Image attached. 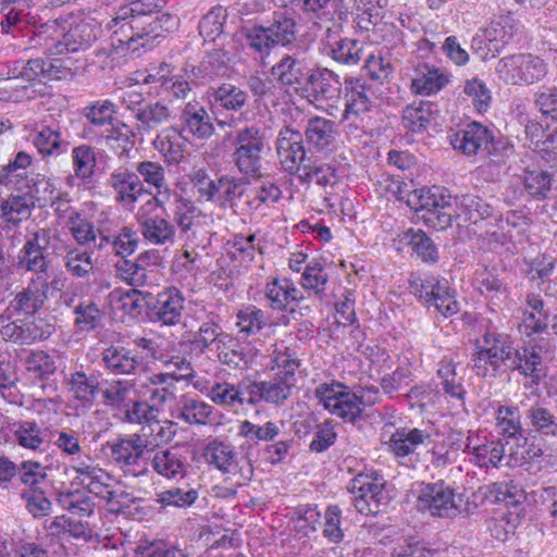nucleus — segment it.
Returning a JSON list of instances; mask_svg holds the SVG:
<instances>
[{
  "label": "nucleus",
  "instance_id": "1",
  "mask_svg": "<svg viewBox=\"0 0 557 557\" xmlns=\"http://www.w3.org/2000/svg\"><path fill=\"white\" fill-rule=\"evenodd\" d=\"M164 7V0H134L121 5L107 24L112 30V47L133 52L139 48L152 49L177 24Z\"/></svg>",
  "mask_w": 557,
  "mask_h": 557
},
{
  "label": "nucleus",
  "instance_id": "2",
  "mask_svg": "<svg viewBox=\"0 0 557 557\" xmlns=\"http://www.w3.org/2000/svg\"><path fill=\"white\" fill-rule=\"evenodd\" d=\"M484 347H476L472 355V369L483 379H496L503 373V367L529 379L524 387L539 386L546 377V370L541 355L542 346L513 347L507 334L486 332L482 336Z\"/></svg>",
  "mask_w": 557,
  "mask_h": 557
},
{
  "label": "nucleus",
  "instance_id": "3",
  "mask_svg": "<svg viewBox=\"0 0 557 557\" xmlns=\"http://www.w3.org/2000/svg\"><path fill=\"white\" fill-rule=\"evenodd\" d=\"M454 200L455 209L451 195L445 188L432 186L414 190L407 202L426 225L437 231L451 226L454 219L459 226H470L494 216V207L479 195L465 194Z\"/></svg>",
  "mask_w": 557,
  "mask_h": 557
},
{
  "label": "nucleus",
  "instance_id": "4",
  "mask_svg": "<svg viewBox=\"0 0 557 557\" xmlns=\"http://www.w3.org/2000/svg\"><path fill=\"white\" fill-rule=\"evenodd\" d=\"M521 40L520 24L510 14L499 15L472 37L471 50L482 60L497 57L505 49L517 48Z\"/></svg>",
  "mask_w": 557,
  "mask_h": 557
},
{
  "label": "nucleus",
  "instance_id": "5",
  "mask_svg": "<svg viewBox=\"0 0 557 557\" xmlns=\"http://www.w3.org/2000/svg\"><path fill=\"white\" fill-rule=\"evenodd\" d=\"M233 145V159L238 171L246 177H260L262 153L267 145L264 131L256 124L246 125L236 131Z\"/></svg>",
  "mask_w": 557,
  "mask_h": 557
},
{
  "label": "nucleus",
  "instance_id": "6",
  "mask_svg": "<svg viewBox=\"0 0 557 557\" xmlns=\"http://www.w3.org/2000/svg\"><path fill=\"white\" fill-rule=\"evenodd\" d=\"M416 503L418 510L433 517L451 518L460 512L461 498L455 490L443 480L436 482H417Z\"/></svg>",
  "mask_w": 557,
  "mask_h": 557
},
{
  "label": "nucleus",
  "instance_id": "7",
  "mask_svg": "<svg viewBox=\"0 0 557 557\" xmlns=\"http://www.w3.org/2000/svg\"><path fill=\"white\" fill-rule=\"evenodd\" d=\"M495 70L506 84L531 85L546 76L547 64L537 55L517 53L502 58Z\"/></svg>",
  "mask_w": 557,
  "mask_h": 557
},
{
  "label": "nucleus",
  "instance_id": "8",
  "mask_svg": "<svg viewBox=\"0 0 557 557\" xmlns=\"http://www.w3.org/2000/svg\"><path fill=\"white\" fill-rule=\"evenodd\" d=\"M385 480L374 470L355 475L347 488L354 495V506L362 515H376L380 506L386 504Z\"/></svg>",
  "mask_w": 557,
  "mask_h": 557
},
{
  "label": "nucleus",
  "instance_id": "9",
  "mask_svg": "<svg viewBox=\"0 0 557 557\" xmlns=\"http://www.w3.org/2000/svg\"><path fill=\"white\" fill-rule=\"evenodd\" d=\"M344 22H332L323 32L320 42L324 53L334 62L354 66L362 60L364 47L360 40L344 36Z\"/></svg>",
  "mask_w": 557,
  "mask_h": 557
},
{
  "label": "nucleus",
  "instance_id": "10",
  "mask_svg": "<svg viewBox=\"0 0 557 557\" xmlns=\"http://www.w3.org/2000/svg\"><path fill=\"white\" fill-rule=\"evenodd\" d=\"M52 238L50 228H39L32 233L17 253L16 268L36 273L40 280L50 265L48 249Z\"/></svg>",
  "mask_w": 557,
  "mask_h": 557
},
{
  "label": "nucleus",
  "instance_id": "11",
  "mask_svg": "<svg viewBox=\"0 0 557 557\" xmlns=\"http://www.w3.org/2000/svg\"><path fill=\"white\" fill-rule=\"evenodd\" d=\"M106 449L110 461L125 474L138 478L148 473V468L146 466L137 470L140 466L145 451L135 433L129 435H119L116 438L108 441Z\"/></svg>",
  "mask_w": 557,
  "mask_h": 557
},
{
  "label": "nucleus",
  "instance_id": "12",
  "mask_svg": "<svg viewBox=\"0 0 557 557\" xmlns=\"http://www.w3.org/2000/svg\"><path fill=\"white\" fill-rule=\"evenodd\" d=\"M52 320L42 317L16 318L2 325L0 333L5 341L16 345H32L48 339L55 332Z\"/></svg>",
  "mask_w": 557,
  "mask_h": 557
},
{
  "label": "nucleus",
  "instance_id": "13",
  "mask_svg": "<svg viewBox=\"0 0 557 557\" xmlns=\"http://www.w3.org/2000/svg\"><path fill=\"white\" fill-rule=\"evenodd\" d=\"M431 441V434L426 430L418 428H398L387 442V449L397 460L398 465L408 469H416L420 461L416 451L421 445Z\"/></svg>",
  "mask_w": 557,
  "mask_h": 557
},
{
  "label": "nucleus",
  "instance_id": "14",
  "mask_svg": "<svg viewBox=\"0 0 557 557\" xmlns=\"http://www.w3.org/2000/svg\"><path fill=\"white\" fill-rule=\"evenodd\" d=\"M276 152L285 172L296 175L311 160L307 157L302 134L288 126L283 127L276 138Z\"/></svg>",
  "mask_w": 557,
  "mask_h": 557
},
{
  "label": "nucleus",
  "instance_id": "15",
  "mask_svg": "<svg viewBox=\"0 0 557 557\" xmlns=\"http://www.w3.org/2000/svg\"><path fill=\"white\" fill-rule=\"evenodd\" d=\"M453 148L465 156L491 153L494 145L493 132L479 122H471L449 136Z\"/></svg>",
  "mask_w": 557,
  "mask_h": 557
},
{
  "label": "nucleus",
  "instance_id": "16",
  "mask_svg": "<svg viewBox=\"0 0 557 557\" xmlns=\"http://www.w3.org/2000/svg\"><path fill=\"white\" fill-rule=\"evenodd\" d=\"M151 306L150 321L163 325H176L181 323L185 309V297L181 289L174 286L166 287L157 295L151 293L149 298Z\"/></svg>",
  "mask_w": 557,
  "mask_h": 557
},
{
  "label": "nucleus",
  "instance_id": "17",
  "mask_svg": "<svg viewBox=\"0 0 557 557\" xmlns=\"http://www.w3.org/2000/svg\"><path fill=\"white\" fill-rule=\"evenodd\" d=\"M341 90L342 83L338 74L327 67L313 64L300 92L317 102H324L337 100Z\"/></svg>",
  "mask_w": 557,
  "mask_h": 557
},
{
  "label": "nucleus",
  "instance_id": "18",
  "mask_svg": "<svg viewBox=\"0 0 557 557\" xmlns=\"http://www.w3.org/2000/svg\"><path fill=\"white\" fill-rule=\"evenodd\" d=\"M313 64L299 53H285L271 67L273 79L282 87L300 92Z\"/></svg>",
  "mask_w": 557,
  "mask_h": 557
},
{
  "label": "nucleus",
  "instance_id": "19",
  "mask_svg": "<svg viewBox=\"0 0 557 557\" xmlns=\"http://www.w3.org/2000/svg\"><path fill=\"white\" fill-rule=\"evenodd\" d=\"M277 7H293L320 22L347 21L349 10L345 0H274Z\"/></svg>",
  "mask_w": 557,
  "mask_h": 557
},
{
  "label": "nucleus",
  "instance_id": "20",
  "mask_svg": "<svg viewBox=\"0 0 557 557\" xmlns=\"http://www.w3.org/2000/svg\"><path fill=\"white\" fill-rule=\"evenodd\" d=\"M108 186L113 189L115 201L124 207H134L141 196L151 194L138 174L126 166H120L111 172Z\"/></svg>",
  "mask_w": 557,
  "mask_h": 557
},
{
  "label": "nucleus",
  "instance_id": "21",
  "mask_svg": "<svg viewBox=\"0 0 557 557\" xmlns=\"http://www.w3.org/2000/svg\"><path fill=\"white\" fill-rule=\"evenodd\" d=\"M100 26L92 18L72 22L67 27L62 24L61 54L87 50L98 39Z\"/></svg>",
  "mask_w": 557,
  "mask_h": 557
},
{
  "label": "nucleus",
  "instance_id": "22",
  "mask_svg": "<svg viewBox=\"0 0 557 557\" xmlns=\"http://www.w3.org/2000/svg\"><path fill=\"white\" fill-rule=\"evenodd\" d=\"M61 33L62 24L58 20H50L45 23L38 24L36 20L35 25H29L26 33L28 36V49H41L44 53L49 55L61 54Z\"/></svg>",
  "mask_w": 557,
  "mask_h": 557
},
{
  "label": "nucleus",
  "instance_id": "23",
  "mask_svg": "<svg viewBox=\"0 0 557 557\" xmlns=\"http://www.w3.org/2000/svg\"><path fill=\"white\" fill-rule=\"evenodd\" d=\"M99 376L95 371L86 372L81 366L65 376L64 383L75 400L90 408L100 391Z\"/></svg>",
  "mask_w": 557,
  "mask_h": 557
},
{
  "label": "nucleus",
  "instance_id": "24",
  "mask_svg": "<svg viewBox=\"0 0 557 557\" xmlns=\"http://www.w3.org/2000/svg\"><path fill=\"white\" fill-rule=\"evenodd\" d=\"M275 47L290 48L298 39L301 25L295 12L275 11L265 22Z\"/></svg>",
  "mask_w": 557,
  "mask_h": 557
},
{
  "label": "nucleus",
  "instance_id": "25",
  "mask_svg": "<svg viewBox=\"0 0 557 557\" xmlns=\"http://www.w3.org/2000/svg\"><path fill=\"white\" fill-rule=\"evenodd\" d=\"M48 283L42 282L39 287L32 280L27 287L17 292L9 304L11 315L37 317L36 313L44 307L47 300Z\"/></svg>",
  "mask_w": 557,
  "mask_h": 557
},
{
  "label": "nucleus",
  "instance_id": "26",
  "mask_svg": "<svg viewBox=\"0 0 557 557\" xmlns=\"http://www.w3.org/2000/svg\"><path fill=\"white\" fill-rule=\"evenodd\" d=\"M264 298L274 311H286L289 306H298L304 299L301 292L290 278H272L264 286Z\"/></svg>",
  "mask_w": 557,
  "mask_h": 557
},
{
  "label": "nucleus",
  "instance_id": "27",
  "mask_svg": "<svg viewBox=\"0 0 557 557\" xmlns=\"http://www.w3.org/2000/svg\"><path fill=\"white\" fill-rule=\"evenodd\" d=\"M158 258V251L151 249L141 252L135 260L119 259L114 265L116 275L131 286H144L148 280L146 267L156 264Z\"/></svg>",
  "mask_w": 557,
  "mask_h": 557
},
{
  "label": "nucleus",
  "instance_id": "28",
  "mask_svg": "<svg viewBox=\"0 0 557 557\" xmlns=\"http://www.w3.org/2000/svg\"><path fill=\"white\" fill-rule=\"evenodd\" d=\"M302 136L310 148L330 151L337 136L336 124L323 116H312L307 121Z\"/></svg>",
  "mask_w": 557,
  "mask_h": 557
},
{
  "label": "nucleus",
  "instance_id": "29",
  "mask_svg": "<svg viewBox=\"0 0 557 557\" xmlns=\"http://www.w3.org/2000/svg\"><path fill=\"white\" fill-rule=\"evenodd\" d=\"M174 119L173 111L161 100L149 101L134 116L136 132L144 136L157 131Z\"/></svg>",
  "mask_w": 557,
  "mask_h": 557
},
{
  "label": "nucleus",
  "instance_id": "30",
  "mask_svg": "<svg viewBox=\"0 0 557 557\" xmlns=\"http://www.w3.org/2000/svg\"><path fill=\"white\" fill-rule=\"evenodd\" d=\"M181 120L183 126L180 131L188 132L190 135L198 139L209 138L213 132L214 126L207 109L197 101H189L182 110Z\"/></svg>",
  "mask_w": 557,
  "mask_h": 557
},
{
  "label": "nucleus",
  "instance_id": "31",
  "mask_svg": "<svg viewBox=\"0 0 557 557\" xmlns=\"http://www.w3.org/2000/svg\"><path fill=\"white\" fill-rule=\"evenodd\" d=\"M177 424L170 420H152L144 424L138 433H135L145 453H151L158 447L168 444L175 436Z\"/></svg>",
  "mask_w": 557,
  "mask_h": 557
},
{
  "label": "nucleus",
  "instance_id": "32",
  "mask_svg": "<svg viewBox=\"0 0 557 557\" xmlns=\"http://www.w3.org/2000/svg\"><path fill=\"white\" fill-rule=\"evenodd\" d=\"M101 360L111 373L122 375L135 374L140 364L137 351L120 345L106 348L101 354Z\"/></svg>",
  "mask_w": 557,
  "mask_h": 557
},
{
  "label": "nucleus",
  "instance_id": "33",
  "mask_svg": "<svg viewBox=\"0 0 557 557\" xmlns=\"http://www.w3.org/2000/svg\"><path fill=\"white\" fill-rule=\"evenodd\" d=\"M151 467L159 475L169 480H180L186 476L189 465L180 450L166 448L154 454Z\"/></svg>",
  "mask_w": 557,
  "mask_h": 557
},
{
  "label": "nucleus",
  "instance_id": "34",
  "mask_svg": "<svg viewBox=\"0 0 557 557\" xmlns=\"http://www.w3.org/2000/svg\"><path fill=\"white\" fill-rule=\"evenodd\" d=\"M30 140L44 159L65 153L70 146L69 141L61 138L59 126L45 124L30 134Z\"/></svg>",
  "mask_w": 557,
  "mask_h": 557
},
{
  "label": "nucleus",
  "instance_id": "35",
  "mask_svg": "<svg viewBox=\"0 0 557 557\" xmlns=\"http://www.w3.org/2000/svg\"><path fill=\"white\" fill-rule=\"evenodd\" d=\"M371 88L361 78H345V98L346 106L344 119H348L350 114L360 115L370 111L372 107Z\"/></svg>",
  "mask_w": 557,
  "mask_h": 557
},
{
  "label": "nucleus",
  "instance_id": "36",
  "mask_svg": "<svg viewBox=\"0 0 557 557\" xmlns=\"http://www.w3.org/2000/svg\"><path fill=\"white\" fill-rule=\"evenodd\" d=\"M207 95L212 108L235 112L242 110L248 99L245 90L231 83L211 86Z\"/></svg>",
  "mask_w": 557,
  "mask_h": 557
},
{
  "label": "nucleus",
  "instance_id": "37",
  "mask_svg": "<svg viewBox=\"0 0 557 557\" xmlns=\"http://www.w3.org/2000/svg\"><path fill=\"white\" fill-rule=\"evenodd\" d=\"M227 335L228 333L223 331L218 315L211 312L198 330L193 332L189 342L194 349L203 354L210 350L212 346L219 347L224 341V336Z\"/></svg>",
  "mask_w": 557,
  "mask_h": 557
},
{
  "label": "nucleus",
  "instance_id": "38",
  "mask_svg": "<svg viewBox=\"0 0 557 557\" xmlns=\"http://www.w3.org/2000/svg\"><path fill=\"white\" fill-rule=\"evenodd\" d=\"M399 243L408 246L424 263L433 265L438 261V248L422 230L408 228L398 235Z\"/></svg>",
  "mask_w": 557,
  "mask_h": 557
},
{
  "label": "nucleus",
  "instance_id": "39",
  "mask_svg": "<svg viewBox=\"0 0 557 557\" xmlns=\"http://www.w3.org/2000/svg\"><path fill=\"white\" fill-rule=\"evenodd\" d=\"M496 428L499 435L506 440L513 442L515 446H520L521 441H525L521 426V416L517 406H498L496 409Z\"/></svg>",
  "mask_w": 557,
  "mask_h": 557
},
{
  "label": "nucleus",
  "instance_id": "40",
  "mask_svg": "<svg viewBox=\"0 0 557 557\" xmlns=\"http://www.w3.org/2000/svg\"><path fill=\"white\" fill-rule=\"evenodd\" d=\"M116 106L110 100H98L89 103L83 109V116L89 123L84 127V137L94 139L96 133L94 127L110 126L115 121Z\"/></svg>",
  "mask_w": 557,
  "mask_h": 557
},
{
  "label": "nucleus",
  "instance_id": "41",
  "mask_svg": "<svg viewBox=\"0 0 557 557\" xmlns=\"http://www.w3.org/2000/svg\"><path fill=\"white\" fill-rule=\"evenodd\" d=\"M423 306L434 307L445 318L451 317L459 311V304L456 300V290L450 286L449 282L438 276L437 286L424 299Z\"/></svg>",
  "mask_w": 557,
  "mask_h": 557
},
{
  "label": "nucleus",
  "instance_id": "42",
  "mask_svg": "<svg viewBox=\"0 0 557 557\" xmlns=\"http://www.w3.org/2000/svg\"><path fill=\"white\" fill-rule=\"evenodd\" d=\"M139 227L144 238L153 245H165L175 239V226L164 216H144L139 220Z\"/></svg>",
  "mask_w": 557,
  "mask_h": 557
},
{
  "label": "nucleus",
  "instance_id": "43",
  "mask_svg": "<svg viewBox=\"0 0 557 557\" xmlns=\"http://www.w3.org/2000/svg\"><path fill=\"white\" fill-rule=\"evenodd\" d=\"M448 83V76L440 69L423 64L417 69L411 81V90L414 94L430 96L438 92Z\"/></svg>",
  "mask_w": 557,
  "mask_h": 557
},
{
  "label": "nucleus",
  "instance_id": "44",
  "mask_svg": "<svg viewBox=\"0 0 557 557\" xmlns=\"http://www.w3.org/2000/svg\"><path fill=\"white\" fill-rule=\"evenodd\" d=\"M215 352L220 362L231 369H247L250 364L249 351L231 334L224 336V341L216 347Z\"/></svg>",
  "mask_w": 557,
  "mask_h": 557
},
{
  "label": "nucleus",
  "instance_id": "45",
  "mask_svg": "<svg viewBox=\"0 0 557 557\" xmlns=\"http://www.w3.org/2000/svg\"><path fill=\"white\" fill-rule=\"evenodd\" d=\"M218 189L213 203L220 208H234L245 193L247 182L244 177L223 174L216 177Z\"/></svg>",
  "mask_w": 557,
  "mask_h": 557
},
{
  "label": "nucleus",
  "instance_id": "46",
  "mask_svg": "<svg viewBox=\"0 0 557 557\" xmlns=\"http://www.w3.org/2000/svg\"><path fill=\"white\" fill-rule=\"evenodd\" d=\"M176 412V418L188 424L205 425L210 422L212 407L200 399L183 396L177 404Z\"/></svg>",
  "mask_w": 557,
  "mask_h": 557
},
{
  "label": "nucleus",
  "instance_id": "47",
  "mask_svg": "<svg viewBox=\"0 0 557 557\" xmlns=\"http://www.w3.org/2000/svg\"><path fill=\"white\" fill-rule=\"evenodd\" d=\"M97 148L82 144L72 149V166L75 177L90 182L95 176L97 166Z\"/></svg>",
  "mask_w": 557,
  "mask_h": 557
},
{
  "label": "nucleus",
  "instance_id": "48",
  "mask_svg": "<svg viewBox=\"0 0 557 557\" xmlns=\"http://www.w3.org/2000/svg\"><path fill=\"white\" fill-rule=\"evenodd\" d=\"M36 24V15L25 10V7H11L0 22L1 32L14 38L25 37L29 25Z\"/></svg>",
  "mask_w": 557,
  "mask_h": 557
},
{
  "label": "nucleus",
  "instance_id": "49",
  "mask_svg": "<svg viewBox=\"0 0 557 557\" xmlns=\"http://www.w3.org/2000/svg\"><path fill=\"white\" fill-rule=\"evenodd\" d=\"M524 191L535 200L549 197L553 187V175L542 169H525L522 175Z\"/></svg>",
  "mask_w": 557,
  "mask_h": 557
},
{
  "label": "nucleus",
  "instance_id": "50",
  "mask_svg": "<svg viewBox=\"0 0 557 557\" xmlns=\"http://www.w3.org/2000/svg\"><path fill=\"white\" fill-rule=\"evenodd\" d=\"M479 290L481 295L488 300L493 311L500 309L502 305L505 304L509 297L507 285L502 278L490 271H485L481 274Z\"/></svg>",
  "mask_w": 557,
  "mask_h": 557
},
{
  "label": "nucleus",
  "instance_id": "51",
  "mask_svg": "<svg viewBox=\"0 0 557 557\" xmlns=\"http://www.w3.org/2000/svg\"><path fill=\"white\" fill-rule=\"evenodd\" d=\"M207 462L223 473H230L236 468V454L231 444L221 441L210 442L203 454Z\"/></svg>",
  "mask_w": 557,
  "mask_h": 557
},
{
  "label": "nucleus",
  "instance_id": "52",
  "mask_svg": "<svg viewBox=\"0 0 557 557\" xmlns=\"http://www.w3.org/2000/svg\"><path fill=\"white\" fill-rule=\"evenodd\" d=\"M435 104L420 101L407 106L403 111V125L411 133H421L430 125Z\"/></svg>",
  "mask_w": 557,
  "mask_h": 557
},
{
  "label": "nucleus",
  "instance_id": "53",
  "mask_svg": "<svg viewBox=\"0 0 557 557\" xmlns=\"http://www.w3.org/2000/svg\"><path fill=\"white\" fill-rule=\"evenodd\" d=\"M74 325L82 332H90L103 323V312L98 305L90 300H81L73 309Z\"/></svg>",
  "mask_w": 557,
  "mask_h": 557
},
{
  "label": "nucleus",
  "instance_id": "54",
  "mask_svg": "<svg viewBox=\"0 0 557 557\" xmlns=\"http://www.w3.org/2000/svg\"><path fill=\"white\" fill-rule=\"evenodd\" d=\"M238 333L245 336L257 335L268 324L265 312L255 305H247L236 313Z\"/></svg>",
  "mask_w": 557,
  "mask_h": 557
},
{
  "label": "nucleus",
  "instance_id": "55",
  "mask_svg": "<svg viewBox=\"0 0 557 557\" xmlns=\"http://www.w3.org/2000/svg\"><path fill=\"white\" fill-rule=\"evenodd\" d=\"M336 399L329 410L330 413L350 423H356L362 418L363 412L358 401L357 392L351 389L342 391Z\"/></svg>",
  "mask_w": 557,
  "mask_h": 557
},
{
  "label": "nucleus",
  "instance_id": "56",
  "mask_svg": "<svg viewBox=\"0 0 557 557\" xmlns=\"http://www.w3.org/2000/svg\"><path fill=\"white\" fill-rule=\"evenodd\" d=\"M182 132L178 126L163 128L156 137L154 147L165 156L170 161L178 163L183 159V145L180 141Z\"/></svg>",
  "mask_w": 557,
  "mask_h": 557
},
{
  "label": "nucleus",
  "instance_id": "57",
  "mask_svg": "<svg viewBox=\"0 0 557 557\" xmlns=\"http://www.w3.org/2000/svg\"><path fill=\"white\" fill-rule=\"evenodd\" d=\"M281 432L277 423L268 421L264 424H255L248 420L239 424L238 435L245 437L249 446L258 445L259 442H271Z\"/></svg>",
  "mask_w": 557,
  "mask_h": 557
},
{
  "label": "nucleus",
  "instance_id": "58",
  "mask_svg": "<svg viewBox=\"0 0 557 557\" xmlns=\"http://www.w3.org/2000/svg\"><path fill=\"white\" fill-rule=\"evenodd\" d=\"M228 61L230 59L224 51L214 50L207 53L197 72L196 67H193V75L207 79L224 76L228 71Z\"/></svg>",
  "mask_w": 557,
  "mask_h": 557
},
{
  "label": "nucleus",
  "instance_id": "59",
  "mask_svg": "<svg viewBox=\"0 0 557 557\" xmlns=\"http://www.w3.org/2000/svg\"><path fill=\"white\" fill-rule=\"evenodd\" d=\"M505 454V444L499 441L486 442L472 447L470 461L481 468L497 467Z\"/></svg>",
  "mask_w": 557,
  "mask_h": 557
},
{
  "label": "nucleus",
  "instance_id": "60",
  "mask_svg": "<svg viewBox=\"0 0 557 557\" xmlns=\"http://www.w3.org/2000/svg\"><path fill=\"white\" fill-rule=\"evenodd\" d=\"M226 17V9L221 5L213 7L201 17L198 24V29L205 41H214L222 35Z\"/></svg>",
  "mask_w": 557,
  "mask_h": 557
},
{
  "label": "nucleus",
  "instance_id": "61",
  "mask_svg": "<svg viewBox=\"0 0 557 557\" xmlns=\"http://www.w3.org/2000/svg\"><path fill=\"white\" fill-rule=\"evenodd\" d=\"M63 260L66 272L76 278L88 277L95 268L91 253L77 248L70 249Z\"/></svg>",
  "mask_w": 557,
  "mask_h": 557
},
{
  "label": "nucleus",
  "instance_id": "62",
  "mask_svg": "<svg viewBox=\"0 0 557 557\" xmlns=\"http://www.w3.org/2000/svg\"><path fill=\"white\" fill-rule=\"evenodd\" d=\"M26 370L34 377L48 380L57 371L55 360L44 350L32 351L25 359Z\"/></svg>",
  "mask_w": 557,
  "mask_h": 557
},
{
  "label": "nucleus",
  "instance_id": "63",
  "mask_svg": "<svg viewBox=\"0 0 557 557\" xmlns=\"http://www.w3.org/2000/svg\"><path fill=\"white\" fill-rule=\"evenodd\" d=\"M173 206V221L185 234L193 227L198 209L191 199L185 198L181 194H175Z\"/></svg>",
  "mask_w": 557,
  "mask_h": 557
},
{
  "label": "nucleus",
  "instance_id": "64",
  "mask_svg": "<svg viewBox=\"0 0 557 557\" xmlns=\"http://www.w3.org/2000/svg\"><path fill=\"white\" fill-rule=\"evenodd\" d=\"M135 557H184V553L162 540H143L135 548Z\"/></svg>",
  "mask_w": 557,
  "mask_h": 557
}]
</instances>
